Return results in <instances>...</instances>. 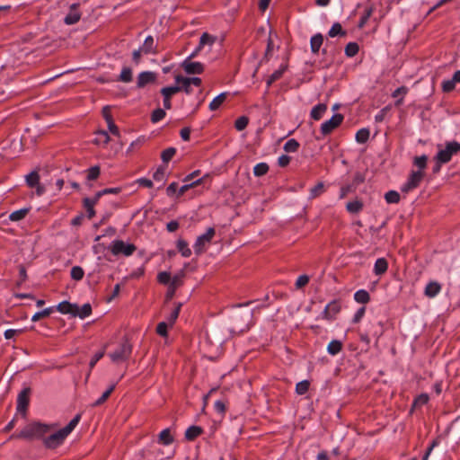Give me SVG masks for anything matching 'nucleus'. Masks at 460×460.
<instances>
[{
	"instance_id": "473e14b6",
	"label": "nucleus",
	"mask_w": 460,
	"mask_h": 460,
	"mask_svg": "<svg viewBox=\"0 0 460 460\" xmlns=\"http://www.w3.org/2000/svg\"><path fill=\"white\" fill-rule=\"evenodd\" d=\"M173 437L169 429H165L159 434V442L164 445H170L173 442Z\"/></svg>"
},
{
	"instance_id": "49530a36",
	"label": "nucleus",
	"mask_w": 460,
	"mask_h": 460,
	"mask_svg": "<svg viewBox=\"0 0 460 460\" xmlns=\"http://www.w3.org/2000/svg\"><path fill=\"white\" fill-rule=\"evenodd\" d=\"M175 153H176V149L174 147H169V148L164 150L161 154L162 161L165 164L168 163L174 156Z\"/></svg>"
},
{
	"instance_id": "6e6d98bb",
	"label": "nucleus",
	"mask_w": 460,
	"mask_h": 460,
	"mask_svg": "<svg viewBox=\"0 0 460 460\" xmlns=\"http://www.w3.org/2000/svg\"><path fill=\"white\" fill-rule=\"evenodd\" d=\"M53 312L52 307L46 308L40 312L36 313L31 317L32 322L40 321L42 318L48 317Z\"/></svg>"
},
{
	"instance_id": "bb28decb",
	"label": "nucleus",
	"mask_w": 460,
	"mask_h": 460,
	"mask_svg": "<svg viewBox=\"0 0 460 460\" xmlns=\"http://www.w3.org/2000/svg\"><path fill=\"white\" fill-rule=\"evenodd\" d=\"M342 349V343L338 340H332L327 346V351L330 355L335 356Z\"/></svg>"
},
{
	"instance_id": "e2e57ef3",
	"label": "nucleus",
	"mask_w": 460,
	"mask_h": 460,
	"mask_svg": "<svg viewBox=\"0 0 460 460\" xmlns=\"http://www.w3.org/2000/svg\"><path fill=\"white\" fill-rule=\"evenodd\" d=\"M309 282V277L307 275H300L296 281V288L300 289L306 286Z\"/></svg>"
},
{
	"instance_id": "f03ea898",
	"label": "nucleus",
	"mask_w": 460,
	"mask_h": 460,
	"mask_svg": "<svg viewBox=\"0 0 460 460\" xmlns=\"http://www.w3.org/2000/svg\"><path fill=\"white\" fill-rule=\"evenodd\" d=\"M175 81L177 86L164 87L161 90V93L164 95V106L165 109H171V96L177 93L180 91H184L187 93L191 92L190 84H194L199 87L201 84V79L195 76H183L180 74L175 75Z\"/></svg>"
},
{
	"instance_id": "338daca9",
	"label": "nucleus",
	"mask_w": 460,
	"mask_h": 460,
	"mask_svg": "<svg viewBox=\"0 0 460 460\" xmlns=\"http://www.w3.org/2000/svg\"><path fill=\"white\" fill-rule=\"evenodd\" d=\"M157 279L161 284H168L171 280V275L166 271H163L158 274Z\"/></svg>"
},
{
	"instance_id": "864d4df0",
	"label": "nucleus",
	"mask_w": 460,
	"mask_h": 460,
	"mask_svg": "<svg viewBox=\"0 0 460 460\" xmlns=\"http://www.w3.org/2000/svg\"><path fill=\"white\" fill-rule=\"evenodd\" d=\"M249 123V119L246 116L239 117L234 122V128L238 131L243 130Z\"/></svg>"
},
{
	"instance_id": "2f4dec72",
	"label": "nucleus",
	"mask_w": 460,
	"mask_h": 460,
	"mask_svg": "<svg viewBox=\"0 0 460 460\" xmlns=\"http://www.w3.org/2000/svg\"><path fill=\"white\" fill-rule=\"evenodd\" d=\"M226 98V93H222L218 94L209 103V106H208L209 110L210 111L217 110L220 107V105L225 102Z\"/></svg>"
},
{
	"instance_id": "ea45409f",
	"label": "nucleus",
	"mask_w": 460,
	"mask_h": 460,
	"mask_svg": "<svg viewBox=\"0 0 460 460\" xmlns=\"http://www.w3.org/2000/svg\"><path fill=\"white\" fill-rule=\"evenodd\" d=\"M96 134L98 137L94 139L95 144L107 145L110 142L111 137L105 130H100Z\"/></svg>"
},
{
	"instance_id": "f3484780",
	"label": "nucleus",
	"mask_w": 460,
	"mask_h": 460,
	"mask_svg": "<svg viewBox=\"0 0 460 460\" xmlns=\"http://www.w3.org/2000/svg\"><path fill=\"white\" fill-rule=\"evenodd\" d=\"M79 7V4H73L70 6V11L68 14L65 17V22L68 25L75 24L79 22L81 18V13L77 10Z\"/></svg>"
},
{
	"instance_id": "7c9ffc66",
	"label": "nucleus",
	"mask_w": 460,
	"mask_h": 460,
	"mask_svg": "<svg viewBox=\"0 0 460 460\" xmlns=\"http://www.w3.org/2000/svg\"><path fill=\"white\" fill-rule=\"evenodd\" d=\"M347 210L351 214H357L363 208V203L359 200L349 201L346 205Z\"/></svg>"
},
{
	"instance_id": "cd10ccee",
	"label": "nucleus",
	"mask_w": 460,
	"mask_h": 460,
	"mask_svg": "<svg viewBox=\"0 0 460 460\" xmlns=\"http://www.w3.org/2000/svg\"><path fill=\"white\" fill-rule=\"evenodd\" d=\"M115 387V384L111 385L110 387L102 394V395L92 404V406L97 407L104 403L114 391Z\"/></svg>"
},
{
	"instance_id": "9b49d317",
	"label": "nucleus",
	"mask_w": 460,
	"mask_h": 460,
	"mask_svg": "<svg viewBox=\"0 0 460 460\" xmlns=\"http://www.w3.org/2000/svg\"><path fill=\"white\" fill-rule=\"evenodd\" d=\"M424 173L421 171H413L410 174L407 181L402 185V191L409 192L417 188L421 182Z\"/></svg>"
},
{
	"instance_id": "b1692460",
	"label": "nucleus",
	"mask_w": 460,
	"mask_h": 460,
	"mask_svg": "<svg viewBox=\"0 0 460 460\" xmlns=\"http://www.w3.org/2000/svg\"><path fill=\"white\" fill-rule=\"evenodd\" d=\"M287 68V65H282L279 69L275 70L267 79V87L269 88L274 82L281 78Z\"/></svg>"
},
{
	"instance_id": "4c0bfd02",
	"label": "nucleus",
	"mask_w": 460,
	"mask_h": 460,
	"mask_svg": "<svg viewBox=\"0 0 460 460\" xmlns=\"http://www.w3.org/2000/svg\"><path fill=\"white\" fill-rule=\"evenodd\" d=\"M359 50L358 44L356 42H349L345 47V55L349 58H352L358 54Z\"/></svg>"
},
{
	"instance_id": "a211bd4d",
	"label": "nucleus",
	"mask_w": 460,
	"mask_h": 460,
	"mask_svg": "<svg viewBox=\"0 0 460 460\" xmlns=\"http://www.w3.org/2000/svg\"><path fill=\"white\" fill-rule=\"evenodd\" d=\"M199 436H201V427L193 425L186 429L184 433V439L185 441L191 442L197 439Z\"/></svg>"
},
{
	"instance_id": "13d9d810",
	"label": "nucleus",
	"mask_w": 460,
	"mask_h": 460,
	"mask_svg": "<svg viewBox=\"0 0 460 460\" xmlns=\"http://www.w3.org/2000/svg\"><path fill=\"white\" fill-rule=\"evenodd\" d=\"M101 169L99 166L95 165L88 169L87 171V180L94 181L100 176Z\"/></svg>"
},
{
	"instance_id": "2eb2a0df",
	"label": "nucleus",
	"mask_w": 460,
	"mask_h": 460,
	"mask_svg": "<svg viewBox=\"0 0 460 460\" xmlns=\"http://www.w3.org/2000/svg\"><path fill=\"white\" fill-rule=\"evenodd\" d=\"M156 80V74L150 71L142 72L137 79V88H144L148 84H153Z\"/></svg>"
},
{
	"instance_id": "680f3d73",
	"label": "nucleus",
	"mask_w": 460,
	"mask_h": 460,
	"mask_svg": "<svg viewBox=\"0 0 460 460\" xmlns=\"http://www.w3.org/2000/svg\"><path fill=\"white\" fill-rule=\"evenodd\" d=\"M170 324L167 322H161L156 326V332L163 337L167 336V329Z\"/></svg>"
},
{
	"instance_id": "f704fd0d",
	"label": "nucleus",
	"mask_w": 460,
	"mask_h": 460,
	"mask_svg": "<svg viewBox=\"0 0 460 460\" xmlns=\"http://www.w3.org/2000/svg\"><path fill=\"white\" fill-rule=\"evenodd\" d=\"M84 207L87 211V217L92 219L95 216L94 201H90V198H84L83 199Z\"/></svg>"
},
{
	"instance_id": "a18cd8bd",
	"label": "nucleus",
	"mask_w": 460,
	"mask_h": 460,
	"mask_svg": "<svg viewBox=\"0 0 460 460\" xmlns=\"http://www.w3.org/2000/svg\"><path fill=\"white\" fill-rule=\"evenodd\" d=\"M328 35L330 37H335L337 35L345 36L346 31L342 30V27L339 22H335L331 27Z\"/></svg>"
},
{
	"instance_id": "f8f14e48",
	"label": "nucleus",
	"mask_w": 460,
	"mask_h": 460,
	"mask_svg": "<svg viewBox=\"0 0 460 460\" xmlns=\"http://www.w3.org/2000/svg\"><path fill=\"white\" fill-rule=\"evenodd\" d=\"M31 389L26 387L21 391L17 398V411L26 416L27 409L30 402Z\"/></svg>"
},
{
	"instance_id": "bf43d9fd",
	"label": "nucleus",
	"mask_w": 460,
	"mask_h": 460,
	"mask_svg": "<svg viewBox=\"0 0 460 460\" xmlns=\"http://www.w3.org/2000/svg\"><path fill=\"white\" fill-rule=\"evenodd\" d=\"M427 161H428V156L425 155H422L420 156H416L414 159V165H416L420 169L419 171H421L424 168H426Z\"/></svg>"
},
{
	"instance_id": "0eeeda50",
	"label": "nucleus",
	"mask_w": 460,
	"mask_h": 460,
	"mask_svg": "<svg viewBox=\"0 0 460 460\" xmlns=\"http://www.w3.org/2000/svg\"><path fill=\"white\" fill-rule=\"evenodd\" d=\"M109 250L115 256L120 254L124 256H130L137 250V247L133 243H126L122 240H115L110 245Z\"/></svg>"
},
{
	"instance_id": "6e6552de",
	"label": "nucleus",
	"mask_w": 460,
	"mask_h": 460,
	"mask_svg": "<svg viewBox=\"0 0 460 460\" xmlns=\"http://www.w3.org/2000/svg\"><path fill=\"white\" fill-rule=\"evenodd\" d=\"M344 116L341 113H336L332 117L324 121L321 125V133L323 137L331 134L335 128H337L343 121Z\"/></svg>"
},
{
	"instance_id": "c85d7f7f",
	"label": "nucleus",
	"mask_w": 460,
	"mask_h": 460,
	"mask_svg": "<svg viewBox=\"0 0 460 460\" xmlns=\"http://www.w3.org/2000/svg\"><path fill=\"white\" fill-rule=\"evenodd\" d=\"M370 131L368 128H363L357 131L355 139L359 144H365L369 138Z\"/></svg>"
},
{
	"instance_id": "052dcab7",
	"label": "nucleus",
	"mask_w": 460,
	"mask_h": 460,
	"mask_svg": "<svg viewBox=\"0 0 460 460\" xmlns=\"http://www.w3.org/2000/svg\"><path fill=\"white\" fill-rule=\"evenodd\" d=\"M455 87L456 83L452 78L442 82V91L444 93H450L455 89Z\"/></svg>"
},
{
	"instance_id": "9d476101",
	"label": "nucleus",
	"mask_w": 460,
	"mask_h": 460,
	"mask_svg": "<svg viewBox=\"0 0 460 460\" xmlns=\"http://www.w3.org/2000/svg\"><path fill=\"white\" fill-rule=\"evenodd\" d=\"M221 345L222 340L217 339L216 342H213L209 340L208 337L206 338V346L208 348V353L204 354L203 357L208 358L209 360L217 359L221 353Z\"/></svg>"
},
{
	"instance_id": "393cba45",
	"label": "nucleus",
	"mask_w": 460,
	"mask_h": 460,
	"mask_svg": "<svg viewBox=\"0 0 460 460\" xmlns=\"http://www.w3.org/2000/svg\"><path fill=\"white\" fill-rule=\"evenodd\" d=\"M141 50H143V53L146 55L157 52L156 46L155 45V41L152 36L146 37L143 46L141 47Z\"/></svg>"
},
{
	"instance_id": "5701e85b",
	"label": "nucleus",
	"mask_w": 460,
	"mask_h": 460,
	"mask_svg": "<svg viewBox=\"0 0 460 460\" xmlns=\"http://www.w3.org/2000/svg\"><path fill=\"white\" fill-rule=\"evenodd\" d=\"M75 308H76V305L71 304L68 301H63V302L59 303L58 305L57 306L58 311L60 312L61 314H69L73 316H74Z\"/></svg>"
},
{
	"instance_id": "a19ab883",
	"label": "nucleus",
	"mask_w": 460,
	"mask_h": 460,
	"mask_svg": "<svg viewBox=\"0 0 460 460\" xmlns=\"http://www.w3.org/2000/svg\"><path fill=\"white\" fill-rule=\"evenodd\" d=\"M29 208H22L10 214L9 219L11 221H19L23 219L29 212Z\"/></svg>"
},
{
	"instance_id": "69168bd1",
	"label": "nucleus",
	"mask_w": 460,
	"mask_h": 460,
	"mask_svg": "<svg viewBox=\"0 0 460 460\" xmlns=\"http://www.w3.org/2000/svg\"><path fill=\"white\" fill-rule=\"evenodd\" d=\"M372 13H373V8H367L365 11L364 14L362 15V17L359 20L358 27L361 28L367 23V20L372 15Z\"/></svg>"
},
{
	"instance_id": "4d7b16f0",
	"label": "nucleus",
	"mask_w": 460,
	"mask_h": 460,
	"mask_svg": "<svg viewBox=\"0 0 460 460\" xmlns=\"http://www.w3.org/2000/svg\"><path fill=\"white\" fill-rule=\"evenodd\" d=\"M84 270L79 266H75L71 269V278L76 281L84 278Z\"/></svg>"
},
{
	"instance_id": "774afa93",
	"label": "nucleus",
	"mask_w": 460,
	"mask_h": 460,
	"mask_svg": "<svg viewBox=\"0 0 460 460\" xmlns=\"http://www.w3.org/2000/svg\"><path fill=\"white\" fill-rule=\"evenodd\" d=\"M214 409L219 414H224L226 411V404L223 401L217 400L214 403Z\"/></svg>"
},
{
	"instance_id": "58836bf2",
	"label": "nucleus",
	"mask_w": 460,
	"mask_h": 460,
	"mask_svg": "<svg viewBox=\"0 0 460 460\" xmlns=\"http://www.w3.org/2000/svg\"><path fill=\"white\" fill-rule=\"evenodd\" d=\"M269 171V165L266 163H259L253 167V173L257 177L265 175Z\"/></svg>"
},
{
	"instance_id": "79ce46f5",
	"label": "nucleus",
	"mask_w": 460,
	"mask_h": 460,
	"mask_svg": "<svg viewBox=\"0 0 460 460\" xmlns=\"http://www.w3.org/2000/svg\"><path fill=\"white\" fill-rule=\"evenodd\" d=\"M368 332L377 340L383 334V326L381 322L371 323V330H369Z\"/></svg>"
},
{
	"instance_id": "de8ad7c7",
	"label": "nucleus",
	"mask_w": 460,
	"mask_h": 460,
	"mask_svg": "<svg viewBox=\"0 0 460 460\" xmlns=\"http://www.w3.org/2000/svg\"><path fill=\"white\" fill-rule=\"evenodd\" d=\"M119 80L123 83H129L132 81V70L129 67H123Z\"/></svg>"
},
{
	"instance_id": "6ab92c4d",
	"label": "nucleus",
	"mask_w": 460,
	"mask_h": 460,
	"mask_svg": "<svg viewBox=\"0 0 460 460\" xmlns=\"http://www.w3.org/2000/svg\"><path fill=\"white\" fill-rule=\"evenodd\" d=\"M441 290V285L437 281H430L427 284L424 294L429 298L435 297Z\"/></svg>"
},
{
	"instance_id": "a878e982",
	"label": "nucleus",
	"mask_w": 460,
	"mask_h": 460,
	"mask_svg": "<svg viewBox=\"0 0 460 460\" xmlns=\"http://www.w3.org/2000/svg\"><path fill=\"white\" fill-rule=\"evenodd\" d=\"M92 314V306L89 303L83 305L81 308L76 305V308L74 313V316H79L84 319Z\"/></svg>"
},
{
	"instance_id": "c9c22d12",
	"label": "nucleus",
	"mask_w": 460,
	"mask_h": 460,
	"mask_svg": "<svg viewBox=\"0 0 460 460\" xmlns=\"http://www.w3.org/2000/svg\"><path fill=\"white\" fill-rule=\"evenodd\" d=\"M385 199L388 204H397L400 201V194L396 190H389L385 194Z\"/></svg>"
},
{
	"instance_id": "39448f33",
	"label": "nucleus",
	"mask_w": 460,
	"mask_h": 460,
	"mask_svg": "<svg viewBox=\"0 0 460 460\" xmlns=\"http://www.w3.org/2000/svg\"><path fill=\"white\" fill-rule=\"evenodd\" d=\"M132 353V345L127 338H124L119 347L109 356L111 361L115 364L122 363L128 360Z\"/></svg>"
},
{
	"instance_id": "412c9836",
	"label": "nucleus",
	"mask_w": 460,
	"mask_h": 460,
	"mask_svg": "<svg viewBox=\"0 0 460 460\" xmlns=\"http://www.w3.org/2000/svg\"><path fill=\"white\" fill-rule=\"evenodd\" d=\"M388 269V262L385 258H378L374 265V273L377 276L383 275Z\"/></svg>"
},
{
	"instance_id": "37998d69",
	"label": "nucleus",
	"mask_w": 460,
	"mask_h": 460,
	"mask_svg": "<svg viewBox=\"0 0 460 460\" xmlns=\"http://www.w3.org/2000/svg\"><path fill=\"white\" fill-rule=\"evenodd\" d=\"M201 184V178H199L191 182H185L184 185H182L180 190H179V192H178V195L179 196H181L183 195L187 190H189L190 189H192L198 185Z\"/></svg>"
},
{
	"instance_id": "ddd939ff",
	"label": "nucleus",
	"mask_w": 460,
	"mask_h": 460,
	"mask_svg": "<svg viewBox=\"0 0 460 460\" xmlns=\"http://www.w3.org/2000/svg\"><path fill=\"white\" fill-rule=\"evenodd\" d=\"M26 183L30 188H36L38 196L45 192L44 186L40 184V175L37 171H33L26 176Z\"/></svg>"
},
{
	"instance_id": "c756f323",
	"label": "nucleus",
	"mask_w": 460,
	"mask_h": 460,
	"mask_svg": "<svg viewBox=\"0 0 460 460\" xmlns=\"http://www.w3.org/2000/svg\"><path fill=\"white\" fill-rule=\"evenodd\" d=\"M354 299L360 304H367L370 300V296L365 289H359L354 294Z\"/></svg>"
},
{
	"instance_id": "c03bdc74",
	"label": "nucleus",
	"mask_w": 460,
	"mask_h": 460,
	"mask_svg": "<svg viewBox=\"0 0 460 460\" xmlns=\"http://www.w3.org/2000/svg\"><path fill=\"white\" fill-rule=\"evenodd\" d=\"M177 248L182 256H184V257L190 256L191 251L188 247V243L184 240H181V239L178 240Z\"/></svg>"
},
{
	"instance_id": "dca6fc26",
	"label": "nucleus",
	"mask_w": 460,
	"mask_h": 460,
	"mask_svg": "<svg viewBox=\"0 0 460 460\" xmlns=\"http://www.w3.org/2000/svg\"><path fill=\"white\" fill-rule=\"evenodd\" d=\"M341 311V305L337 300H332L324 308L323 317L331 320Z\"/></svg>"
},
{
	"instance_id": "09e8293b",
	"label": "nucleus",
	"mask_w": 460,
	"mask_h": 460,
	"mask_svg": "<svg viewBox=\"0 0 460 460\" xmlns=\"http://www.w3.org/2000/svg\"><path fill=\"white\" fill-rule=\"evenodd\" d=\"M81 419V414H76L71 420L70 422L65 427L63 428V429L65 430V432L69 435L72 430L75 428V426L78 424L79 420Z\"/></svg>"
},
{
	"instance_id": "5fc2aeb1",
	"label": "nucleus",
	"mask_w": 460,
	"mask_h": 460,
	"mask_svg": "<svg viewBox=\"0 0 460 460\" xmlns=\"http://www.w3.org/2000/svg\"><path fill=\"white\" fill-rule=\"evenodd\" d=\"M165 114L166 113L163 109H161V108L155 109L151 114V121L153 123H156V122L160 121L161 119H163L165 117Z\"/></svg>"
},
{
	"instance_id": "e433bc0d",
	"label": "nucleus",
	"mask_w": 460,
	"mask_h": 460,
	"mask_svg": "<svg viewBox=\"0 0 460 460\" xmlns=\"http://www.w3.org/2000/svg\"><path fill=\"white\" fill-rule=\"evenodd\" d=\"M324 192V185L323 182H318L315 186L311 188L309 193V199H313L319 197L321 194Z\"/></svg>"
},
{
	"instance_id": "20e7f679",
	"label": "nucleus",
	"mask_w": 460,
	"mask_h": 460,
	"mask_svg": "<svg viewBox=\"0 0 460 460\" xmlns=\"http://www.w3.org/2000/svg\"><path fill=\"white\" fill-rule=\"evenodd\" d=\"M52 426L35 422L26 426L19 434L12 435L11 438L32 439L41 438L47 434Z\"/></svg>"
},
{
	"instance_id": "1a4fd4ad",
	"label": "nucleus",
	"mask_w": 460,
	"mask_h": 460,
	"mask_svg": "<svg viewBox=\"0 0 460 460\" xmlns=\"http://www.w3.org/2000/svg\"><path fill=\"white\" fill-rule=\"evenodd\" d=\"M68 435L63 429L44 438L43 443L47 448L55 449L60 446Z\"/></svg>"
},
{
	"instance_id": "0e129e2a",
	"label": "nucleus",
	"mask_w": 460,
	"mask_h": 460,
	"mask_svg": "<svg viewBox=\"0 0 460 460\" xmlns=\"http://www.w3.org/2000/svg\"><path fill=\"white\" fill-rule=\"evenodd\" d=\"M355 189V186L352 184L342 186L340 190V199H344L349 193L354 191Z\"/></svg>"
},
{
	"instance_id": "aec40b11",
	"label": "nucleus",
	"mask_w": 460,
	"mask_h": 460,
	"mask_svg": "<svg viewBox=\"0 0 460 460\" xmlns=\"http://www.w3.org/2000/svg\"><path fill=\"white\" fill-rule=\"evenodd\" d=\"M326 111L327 105L324 103H319L313 107L310 112V117L314 120H320L323 118V114L326 112Z\"/></svg>"
},
{
	"instance_id": "3c124183",
	"label": "nucleus",
	"mask_w": 460,
	"mask_h": 460,
	"mask_svg": "<svg viewBox=\"0 0 460 460\" xmlns=\"http://www.w3.org/2000/svg\"><path fill=\"white\" fill-rule=\"evenodd\" d=\"M166 166L161 165L155 172L153 178L155 181L164 182Z\"/></svg>"
},
{
	"instance_id": "423d86ee",
	"label": "nucleus",
	"mask_w": 460,
	"mask_h": 460,
	"mask_svg": "<svg viewBox=\"0 0 460 460\" xmlns=\"http://www.w3.org/2000/svg\"><path fill=\"white\" fill-rule=\"evenodd\" d=\"M460 152V143L457 141H450L447 142L444 148L439 149L434 157L435 161H439L440 163H448L452 159L454 155H456Z\"/></svg>"
},
{
	"instance_id": "4468645a",
	"label": "nucleus",
	"mask_w": 460,
	"mask_h": 460,
	"mask_svg": "<svg viewBox=\"0 0 460 460\" xmlns=\"http://www.w3.org/2000/svg\"><path fill=\"white\" fill-rule=\"evenodd\" d=\"M193 56L194 54L189 57L181 65L183 71L189 75L201 74V64L199 62H192L190 60Z\"/></svg>"
},
{
	"instance_id": "72a5a7b5",
	"label": "nucleus",
	"mask_w": 460,
	"mask_h": 460,
	"mask_svg": "<svg viewBox=\"0 0 460 460\" xmlns=\"http://www.w3.org/2000/svg\"><path fill=\"white\" fill-rule=\"evenodd\" d=\"M299 146V143L296 139L291 138L285 143L283 149L287 153H295L298 150Z\"/></svg>"
},
{
	"instance_id": "7ed1b4c3",
	"label": "nucleus",
	"mask_w": 460,
	"mask_h": 460,
	"mask_svg": "<svg viewBox=\"0 0 460 460\" xmlns=\"http://www.w3.org/2000/svg\"><path fill=\"white\" fill-rule=\"evenodd\" d=\"M224 40L225 36L223 34L218 36L203 32V57L206 58L208 63H212L222 56Z\"/></svg>"
},
{
	"instance_id": "8fccbe9b",
	"label": "nucleus",
	"mask_w": 460,
	"mask_h": 460,
	"mask_svg": "<svg viewBox=\"0 0 460 460\" xmlns=\"http://www.w3.org/2000/svg\"><path fill=\"white\" fill-rule=\"evenodd\" d=\"M310 386V383L307 380H303L301 382H298L296 385V392L297 394H305Z\"/></svg>"
},
{
	"instance_id": "4be33fe9",
	"label": "nucleus",
	"mask_w": 460,
	"mask_h": 460,
	"mask_svg": "<svg viewBox=\"0 0 460 460\" xmlns=\"http://www.w3.org/2000/svg\"><path fill=\"white\" fill-rule=\"evenodd\" d=\"M323 37L321 33H317V34L314 35L310 40L311 51L314 54L318 53L321 46L323 45Z\"/></svg>"
},
{
	"instance_id": "603ef678",
	"label": "nucleus",
	"mask_w": 460,
	"mask_h": 460,
	"mask_svg": "<svg viewBox=\"0 0 460 460\" xmlns=\"http://www.w3.org/2000/svg\"><path fill=\"white\" fill-rule=\"evenodd\" d=\"M181 304H178L174 309L172 311V313L170 314V315L168 316L167 318V323L170 324V326H172L175 323V321L177 320L178 316H179V313H180V310H181Z\"/></svg>"
},
{
	"instance_id": "f257e3e1",
	"label": "nucleus",
	"mask_w": 460,
	"mask_h": 460,
	"mask_svg": "<svg viewBox=\"0 0 460 460\" xmlns=\"http://www.w3.org/2000/svg\"><path fill=\"white\" fill-rule=\"evenodd\" d=\"M252 304V301L233 305L229 315V332L234 334L248 331L252 324V311H242L243 306Z\"/></svg>"
}]
</instances>
